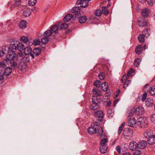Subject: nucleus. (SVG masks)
I'll list each match as a JSON object with an SVG mask.
<instances>
[{
	"mask_svg": "<svg viewBox=\"0 0 155 155\" xmlns=\"http://www.w3.org/2000/svg\"><path fill=\"white\" fill-rule=\"evenodd\" d=\"M134 155H140L141 154V150L137 149L136 150H134Z\"/></svg>",
	"mask_w": 155,
	"mask_h": 155,
	"instance_id": "864d4df0",
	"label": "nucleus"
},
{
	"mask_svg": "<svg viewBox=\"0 0 155 155\" xmlns=\"http://www.w3.org/2000/svg\"><path fill=\"white\" fill-rule=\"evenodd\" d=\"M75 15L74 14L72 15L71 14H68L63 19V21L65 22H67L70 21L71 18H73L74 19H76Z\"/></svg>",
	"mask_w": 155,
	"mask_h": 155,
	"instance_id": "ddd939ff",
	"label": "nucleus"
},
{
	"mask_svg": "<svg viewBox=\"0 0 155 155\" xmlns=\"http://www.w3.org/2000/svg\"><path fill=\"white\" fill-rule=\"evenodd\" d=\"M4 74L3 72H0V80H2L4 78Z\"/></svg>",
	"mask_w": 155,
	"mask_h": 155,
	"instance_id": "338daca9",
	"label": "nucleus"
},
{
	"mask_svg": "<svg viewBox=\"0 0 155 155\" xmlns=\"http://www.w3.org/2000/svg\"><path fill=\"white\" fill-rule=\"evenodd\" d=\"M81 8L79 6H77L73 8L71 10V12L72 13H74V14H76L79 13V12L80 11Z\"/></svg>",
	"mask_w": 155,
	"mask_h": 155,
	"instance_id": "cd10ccee",
	"label": "nucleus"
},
{
	"mask_svg": "<svg viewBox=\"0 0 155 155\" xmlns=\"http://www.w3.org/2000/svg\"><path fill=\"white\" fill-rule=\"evenodd\" d=\"M155 2V0H147V2L150 5H152Z\"/></svg>",
	"mask_w": 155,
	"mask_h": 155,
	"instance_id": "0e129e2a",
	"label": "nucleus"
},
{
	"mask_svg": "<svg viewBox=\"0 0 155 155\" xmlns=\"http://www.w3.org/2000/svg\"><path fill=\"white\" fill-rule=\"evenodd\" d=\"M23 56L24 54L23 53L20 52L17 56V59L19 60H23L24 58Z\"/></svg>",
	"mask_w": 155,
	"mask_h": 155,
	"instance_id": "ea45409f",
	"label": "nucleus"
},
{
	"mask_svg": "<svg viewBox=\"0 0 155 155\" xmlns=\"http://www.w3.org/2000/svg\"><path fill=\"white\" fill-rule=\"evenodd\" d=\"M138 145L136 142L132 141L129 145V148L130 150L134 151L138 149Z\"/></svg>",
	"mask_w": 155,
	"mask_h": 155,
	"instance_id": "9d476101",
	"label": "nucleus"
},
{
	"mask_svg": "<svg viewBox=\"0 0 155 155\" xmlns=\"http://www.w3.org/2000/svg\"><path fill=\"white\" fill-rule=\"evenodd\" d=\"M8 62L5 59V61H4L2 62H0V68H3L5 67L6 62Z\"/></svg>",
	"mask_w": 155,
	"mask_h": 155,
	"instance_id": "49530a36",
	"label": "nucleus"
},
{
	"mask_svg": "<svg viewBox=\"0 0 155 155\" xmlns=\"http://www.w3.org/2000/svg\"><path fill=\"white\" fill-rule=\"evenodd\" d=\"M81 14L78 13L75 14V16L76 19L77 18H79V22L80 23H84L86 21L87 19V17L85 16H83L81 17Z\"/></svg>",
	"mask_w": 155,
	"mask_h": 155,
	"instance_id": "423d86ee",
	"label": "nucleus"
},
{
	"mask_svg": "<svg viewBox=\"0 0 155 155\" xmlns=\"http://www.w3.org/2000/svg\"><path fill=\"white\" fill-rule=\"evenodd\" d=\"M141 60L140 58H138L136 59L134 62V66L136 67H138L139 65L140 62Z\"/></svg>",
	"mask_w": 155,
	"mask_h": 155,
	"instance_id": "603ef678",
	"label": "nucleus"
},
{
	"mask_svg": "<svg viewBox=\"0 0 155 155\" xmlns=\"http://www.w3.org/2000/svg\"><path fill=\"white\" fill-rule=\"evenodd\" d=\"M148 144L150 145H153L155 143V135H152L148 138L147 140Z\"/></svg>",
	"mask_w": 155,
	"mask_h": 155,
	"instance_id": "f3484780",
	"label": "nucleus"
},
{
	"mask_svg": "<svg viewBox=\"0 0 155 155\" xmlns=\"http://www.w3.org/2000/svg\"><path fill=\"white\" fill-rule=\"evenodd\" d=\"M32 49L29 47H27L25 48L24 53L25 55H30L32 58H34V55L31 53Z\"/></svg>",
	"mask_w": 155,
	"mask_h": 155,
	"instance_id": "0eeeda50",
	"label": "nucleus"
},
{
	"mask_svg": "<svg viewBox=\"0 0 155 155\" xmlns=\"http://www.w3.org/2000/svg\"><path fill=\"white\" fill-rule=\"evenodd\" d=\"M88 2L86 0H78L76 2L78 5H80L81 6L85 8L87 6Z\"/></svg>",
	"mask_w": 155,
	"mask_h": 155,
	"instance_id": "9b49d317",
	"label": "nucleus"
},
{
	"mask_svg": "<svg viewBox=\"0 0 155 155\" xmlns=\"http://www.w3.org/2000/svg\"><path fill=\"white\" fill-rule=\"evenodd\" d=\"M143 90L145 91H149L151 95L153 96H155V86H153L150 87L148 84H146L144 87Z\"/></svg>",
	"mask_w": 155,
	"mask_h": 155,
	"instance_id": "7ed1b4c3",
	"label": "nucleus"
},
{
	"mask_svg": "<svg viewBox=\"0 0 155 155\" xmlns=\"http://www.w3.org/2000/svg\"><path fill=\"white\" fill-rule=\"evenodd\" d=\"M14 5H12L11 7V9H12V7L13 6L17 7L21 5V0H15L14 2Z\"/></svg>",
	"mask_w": 155,
	"mask_h": 155,
	"instance_id": "58836bf2",
	"label": "nucleus"
},
{
	"mask_svg": "<svg viewBox=\"0 0 155 155\" xmlns=\"http://www.w3.org/2000/svg\"><path fill=\"white\" fill-rule=\"evenodd\" d=\"M134 72V70L132 69H130L127 72V74L129 76H131L132 75V74Z\"/></svg>",
	"mask_w": 155,
	"mask_h": 155,
	"instance_id": "bf43d9fd",
	"label": "nucleus"
},
{
	"mask_svg": "<svg viewBox=\"0 0 155 155\" xmlns=\"http://www.w3.org/2000/svg\"><path fill=\"white\" fill-rule=\"evenodd\" d=\"M68 27V25L65 23H63L60 26V28L62 30H65Z\"/></svg>",
	"mask_w": 155,
	"mask_h": 155,
	"instance_id": "37998d69",
	"label": "nucleus"
},
{
	"mask_svg": "<svg viewBox=\"0 0 155 155\" xmlns=\"http://www.w3.org/2000/svg\"><path fill=\"white\" fill-rule=\"evenodd\" d=\"M102 90L103 91H107L108 88V86L107 82H104L101 84Z\"/></svg>",
	"mask_w": 155,
	"mask_h": 155,
	"instance_id": "5701e85b",
	"label": "nucleus"
},
{
	"mask_svg": "<svg viewBox=\"0 0 155 155\" xmlns=\"http://www.w3.org/2000/svg\"><path fill=\"white\" fill-rule=\"evenodd\" d=\"M116 149L119 153H120V147L119 146H118L116 147Z\"/></svg>",
	"mask_w": 155,
	"mask_h": 155,
	"instance_id": "774afa93",
	"label": "nucleus"
},
{
	"mask_svg": "<svg viewBox=\"0 0 155 155\" xmlns=\"http://www.w3.org/2000/svg\"><path fill=\"white\" fill-rule=\"evenodd\" d=\"M33 43L35 45H38L40 43V40L38 39H35L33 41Z\"/></svg>",
	"mask_w": 155,
	"mask_h": 155,
	"instance_id": "13d9d810",
	"label": "nucleus"
},
{
	"mask_svg": "<svg viewBox=\"0 0 155 155\" xmlns=\"http://www.w3.org/2000/svg\"><path fill=\"white\" fill-rule=\"evenodd\" d=\"M151 120L153 123L155 124V114L151 115Z\"/></svg>",
	"mask_w": 155,
	"mask_h": 155,
	"instance_id": "680f3d73",
	"label": "nucleus"
},
{
	"mask_svg": "<svg viewBox=\"0 0 155 155\" xmlns=\"http://www.w3.org/2000/svg\"><path fill=\"white\" fill-rule=\"evenodd\" d=\"M137 123V121L135 118H130L128 119L127 123L128 125L132 127H134Z\"/></svg>",
	"mask_w": 155,
	"mask_h": 155,
	"instance_id": "f8f14e48",
	"label": "nucleus"
},
{
	"mask_svg": "<svg viewBox=\"0 0 155 155\" xmlns=\"http://www.w3.org/2000/svg\"><path fill=\"white\" fill-rule=\"evenodd\" d=\"M17 41L12 42L10 45L9 47L5 46L2 48V51H3L5 54L6 51H10L12 52H15L17 49Z\"/></svg>",
	"mask_w": 155,
	"mask_h": 155,
	"instance_id": "f257e3e1",
	"label": "nucleus"
},
{
	"mask_svg": "<svg viewBox=\"0 0 155 155\" xmlns=\"http://www.w3.org/2000/svg\"><path fill=\"white\" fill-rule=\"evenodd\" d=\"M153 103V101L151 98H149L147 99L146 101V105L149 106H151Z\"/></svg>",
	"mask_w": 155,
	"mask_h": 155,
	"instance_id": "393cba45",
	"label": "nucleus"
},
{
	"mask_svg": "<svg viewBox=\"0 0 155 155\" xmlns=\"http://www.w3.org/2000/svg\"><path fill=\"white\" fill-rule=\"evenodd\" d=\"M101 82L99 80H96L94 82V85L97 87H100Z\"/></svg>",
	"mask_w": 155,
	"mask_h": 155,
	"instance_id": "09e8293b",
	"label": "nucleus"
},
{
	"mask_svg": "<svg viewBox=\"0 0 155 155\" xmlns=\"http://www.w3.org/2000/svg\"><path fill=\"white\" fill-rule=\"evenodd\" d=\"M12 71V69L11 68H7L5 70L4 74L5 75H8L11 73Z\"/></svg>",
	"mask_w": 155,
	"mask_h": 155,
	"instance_id": "473e14b6",
	"label": "nucleus"
},
{
	"mask_svg": "<svg viewBox=\"0 0 155 155\" xmlns=\"http://www.w3.org/2000/svg\"><path fill=\"white\" fill-rule=\"evenodd\" d=\"M8 52V54L6 56V59L7 61H8L14 59L15 55V52H12V51H7Z\"/></svg>",
	"mask_w": 155,
	"mask_h": 155,
	"instance_id": "1a4fd4ad",
	"label": "nucleus"
},
{
	"mask_svg": "<svg viewBox=\"0 0 155 155\" xmlns=\"http://www.w3.org/2000/svg\"><path fill=\"white\" fill-rule=\"evenodd\" d=\"M133 131L130 129H125L124 131V135L126 138H130L133 135Z\"/></svg>",
	"mask_w": 155,
	"mask_h": 155,
	"instance_id": "20e7f679",
	"label": "nucleus"
},
{
	"mask_svg": "<svg viewBox=\"0 0 155 155\" xmlns=\"http://www.w3.org/2000/svg\"><path fill=\"white\" fill-rule=\"evenodd\" d=\"M145 36L143 34H140L139 35L138 39L140 43H143L144 42Z\"/></svg>",
	"mask_w": 155,
	"mask_h": 155,
	"instance_id": "e433bc0d",
	"label": "nucleus"
},
{
	"mask_svg": "<svg viewBox=\"0 0 155 155\" xmlns=\"http://www.w3.org/2000/svg\"><path fill=\"white\" fill-rule=\"evenodd\" d=\"M102 9L103 11L104 12V14L106 15H107L109 13V11L107 9V8L104 6V7H102Z\"/></svg>",
	"mask_w": 155,
	"mask_h": 155,
	"instance_id": "4d7b16f0",
	"label": "nucleus"
},
{
	"mask_svg": "<svg viewBox=\"0 0 155 155\" xmlns=\"http://www.w3.org/2000/svg\"><path fill=\"white\" fill-rule=\"evenodd\" d=\"M120 92V91L119 90H117V91L114 94V97L116 98L119 95V94Z\"/></svg>",
	"mask_w": 155,
	"mask_h": 155,
	"instance_id": "69168bd1",
	"label": "nucleus"
},
{
	"mask_svg": "<svg viewBox=\"0 0 155 155\" xmlns=\"http://www.w3.org/2000/svg\"><path fill=\"white\" fill-rule=\"evenodd\" d=\"M147 93L146 92H145L142 96V101H144L146 99L147 97Z\"/></svg>",
	"mask_w": 155,
	"mask_h": 155,
	"instance_id": "e2e57ef3",
	"label": "nucleus"
},
{
	"mask_svg": "<svg viewBox=\"0 0 155 155\" xmlns=\"http://www.w3.org/2000/svg\"><path fill=\"white\" fill-rule=\"evenodd\" d=\"M103 130L102 127H99L97 132L98 135L102 136L101 135L103 134Z\"/></svg>",
	"mask_w": 155,
	"mask_h": 155,
	"instance_id": "6e6d98bb",
	"label": "nucleus"
},
{
	"mask_svg": "<svg viewBox=\"0 0 155 155\" xmlns=\"http://www.w3.org/2000/svg\"><path fill=\"white\" fill-rule=\"evenodd\" d=\"M49 41L48 38L47 37H44L41 39V42L42 44H46Z\"/></svg>",
	"mask_w": 155,
	"mask_h": 155,
	"instance_id": "c03bdc74",
	"label": "nucleus"
},
{
	"mask_svg": "<svg viewBox=\"0 0 155 155\" xmlns=\"http://www.w3.org/2000/svg\"><path fill=\"white\" fill-rule=\"evenodd\" d=\"M52 32L51 31L48 30L45 31L44 33V35L45 37H48L50 36Z\"/></svg>",
	"mask_w": 155,
	"mask_h": 155,
	"instance_id": "de8ad7c7",
	"label": "nucleus"
},
{
	"mask_svg": "<svg viewBox=\"0 0 155 155\" xmlns=\"http://www.w3.org/2000/svg\"><path fill=\"white\" fill-rule=\"evenodd\" d=\"M138 148L139 149H143L145 148L147 145L146 141L144 140H142L139 141L138 143Z\"/></svg>",
	"mask_w": 155,
	"mask_h": 155,
	"instance_id": "4468645a",
	"label": "nucleus"
},
{
	"mask_svg": "<svg viewBox=\"0 0 155 155\" xmlns=\"http://www.w3.org/2000/svg\"><path fill=\"white\" fill-rule=\"evenodd\" d=\"M144 112V110L143 107L139 106L136 109L135 113L136 115L140 116L143 115Z\"/></svg>",
	"mask_w": 155,
	"mask_h": 155,
	"instance_id": "6e6552de",
	"label": "nucleus"
},
{
	"mask_svg": "<svg viewBox=\"0 0 155 155\" xmlns=\"http://www.w3.org/2000/svg\"><path fill=\"white\" fill-rule=\"evenodd\" d=\"M99 107V105L98 104L93 103V104L91 105L90 108L94 110L97 109Z\"/></svg>",
	"mask_w": 155,
	"mask_h": 155,
	"instance_id": "c9c22d12",
	"label": "nucleus"
},
{
	"mask_svg": "<svg viewBox=\"0 0 155 155\" xmlns=\"http://www.w3.org/2000/svg\"><path fill=\"white\" fill-rule=\"evenodd\" d=\"M92 92L94 94L98 96H100L102 95V92L98 89L94 88L92 90Z\"/></svg>",
	"mask_w": 155,
	"mask_h": 155,
	"instance_id": "a211bd4d",
	"label": "nucleus"
},
{
	"mask_svg": "<svg viewBox=\"0 0 155 155\" xmlns=\"http://www.w3.org/2000/svg\"><path fill=\"white\" fill-rule=\"evenodd\" d=\"M107 149V145H101V146L100 147V152L102 153H105Z\"/></svg>",
	"mask_w": 155,
	"mask_h": 155,
	"instance_id": "c756f323",
	"label": "nucleus"
},
{
	"mask_svg": "<svg viewBox=\"0 0 155 155\" xmlns=\"http://www.w3.org/2000/svg\"><path fill=\"white\" fill-rule=\"evenodd\" d=\"M87 130L89 134H93L97 131L96 128L92 127H89Z\"/></svg>",
	"mask_w": 155,
	"mask_h": 155,
	"instance_id": "7c9ffc66",
	"label": "nucleus"
},
{
	"mask_svg": "<svg viewBox=\"0 0 155 155\" xmlns=\"http://www.w3.org/2000/svg\"><path fill=\"white\" fill-rule=\"evenodd\" d=\"M20 40L21 42L24 43H26L28 41L29 39L27 36H23L20 37Z\"/></svg>",
	"mask_w": 155,
	"mask_h": 155,
	"instance_id": "2f4dec72",
	"label": "nucleus"
},
{
	"mask_svg": "<svg viewBox=\"0 0 155 155\" xmlns=\"http://www.w3.org/2000/svg\"><path fill=\"white\" fill-rule=\"evenodd\" d=\"M31 13V10L29 8L26 7L23 9V15L25 17L29 16Z\"/></svg>",
	"mask_w": 155,
	"mask_h": 155,
	"instance_id": "2eb2a0df",
	"label": "nucleus"
},
{
	"mask_svg": "<svg viewBox=\"0 0 155 155\" xmlns=\"http://www.w3.org/2000/svg\"><path fill=\"white\" fill-rule=\"evenodd\" d=\"M143 50L142 46L140 45H137L135 49V52L137 54H140Z\"/></svg>",
	"mask_w": 155,
	"mask_h": 155,
	"instance_id": "412c9836",
	"label": "nucleus"
},
{
	"mask_svg": "<svg viewBox=\"0 0 155 155\" xmlns=\"http://www.w3.org/2000/svg\"><path fill=\"white\" fill-rule=\"evenodd\" d=\"M152 131L150 129L146 130L144 132V136L146 138H149L151 136Z\"/></svg>",
	"mask_w": 155,
	"mask_h": 155,
	"instance_id": "4be33fe9",
	"label": "nucleus"
},
{
	"mask_svg": "<svg viewBox=\"0 0 155 155\" xmlns=\"http://www.w3.org/2000/svg\"><path fill=\"white\" fill-rule=\"evenodd\" d=\"M101 101V99L98 98L97 96H94L93 97L92 101L93 103L98 104Z\"/></svg>",
	"mask_w": 155,
	"mask_h": 155,
	"instance_id": "bb28decb",
	"label": "nucleus"
},
{
	"mask_svg": "<svg viewBox=\"0 0 155 155\" xmlns=\"http://www.w3.org/2000/svg\"><path fill=\"white\" fill-rule=\"evenodd\" d=\"M9 61V64L10 66L14 69H15L18 68V63L16 60H14V59L11 60Z\"/></svg>",
	"mask_w": 155,
	"mask_h": 155,
	"instance_id": "dca6fc26",
	"label": "nucleus"
},
{
	"mask_svg": "<svg viewBox=\"0 0 155 155\" xmlns=\"http://www.w3.org/2000/svg\"><path fill=\"white\" fill-rule=\"evenodd\" d=\"M129 77V76L127 74H125L124 75L121 79V81L124 83L128 79Z\"/></svg>",
	"mask_w": 155,
	"mask_h": 155,
	"instance_id": "8fccbe9b",
	"label": "nucleus"
},
{
	"mask_svg": "<svg viewBox=\"0 0 155 155\" xmlns=\"http://www.w3.org/2000/svg\"><path fill=\"white\" fill-rule=\"evenodd\" d=\"M94 116L98 118V120L100 121L102 120L104 117L103 112L101 110L95 111L94 113Z\"/></svg>",
	"mask_w": 155,
	"mask_h": 155,
	"instance_id": "39448f33",
	"label": "nucleus"
},
{
	"mask_svg": "<svg viewBox=\"0 0 155 155\" xmlns=\"http://www.w3.org/2000/svg\"><path fill=\"white\" fill-rule=\"evenodd\" d=\"M58 26L57 25H54L51 27V30L52 32H55L57 33L58 32Z\"/></svg>",
	"mask_w": 155,
	"mask_h": 155,
	"instance_id": "4c0bfd02",
	"label": "nucleus"
},
{
	"mask_svg": "<svg viewBox=\"0 0 155 155\" xmlns=\"http://www.w3.org/2000/svg\"><path fill=\"white\" fill-rule=\"evenodd\" d=\"M125 125V122H123L120 126L118 130V134H120L123 130Z\"/></svg>",
	"mask_w": 155,
	"mask_h": 155,
	"instance_id": "a19ab883",
	"label": "nucleus"
},
{
	"mask_svg": "<svg viewBox=\"0 0 155 155\" xmlns=\"http://www.w3.org/2000/svg\"><path fill=\"white\" fill-rule=\"evenodd\" d=\"M94 15L96 16H100L102 14V12L101 10L98 9L96 10L94 12Z\"/></svg>",
	"mask_w": 155,
	"mask_h": 155,
	"instance_id": "79ce46f5",
	"label": "nucleus"
},
{
	"mask_svg": "<svg viewBox=\"0 0 155 155\" xmlns=\"http://www.w3.org/2000/svg\"><path fill=\"white\" fill-rule=\"evenodd\" d=\"M130 80L127 81L124 84L123 87L124 89H126V87L128 86L129 84H130Z\"/></svg>",
	"mask_w": 155,
	"mask_h": 155,
	"instance_id": "052dcab7",
	"label": "nucleus"
},
{
	"mask_svg": "<svg viewBox=\"0 0 155 155\" xmlns=\"http://www.w3.org/2000/svg\"><path fill=\"white\" fill-rule=\"evenodd\" d=\"M37 0H29L28 1V4L29 6H33L36 3Z\"/></svg>",
	"mask_w": 155,
	"mask_h": 155,
	"instance_id": "a18cd8bd",
	"label": "nucleus"
},
{
	"mask_svg": "<svg viewBox=\"0 0 155 155\" xmlns=\"http://www.w3.org/2000/svg\"><path fill=\"white\" fill-rule=\"evenodd\" d=\"M99 79L100 80H104L105 78V75L104 73L103 72H101L98 75Z\"/></svg>",
	"mask_w": 155,
	"mask_h": 155,
	"instance_id": "5fc2aeb1",
	"label": "nucleus"
},
{
	"mask_svg": "<svg viewBox=\"0 0 155 155\" xmlns=\"http://www.w3.org/2000/svg\"><path fill=\"white\" fill-rule=\"evenodd\" d=\"M27 22L26 21L21 20L19 22V26L20 28H24L27 26Z\"/></svg>",
	"mask_w": 155,
	"mask_h": 155,
	"instance_id": "6ab92c4d",
	"label": "nucleus"
},
{
	"mask_svg": "<svg viewBox=\"0 0 155 155\" xmlns=\"http://www.w3.org/2000/svg\"><path fill=\"white\" fill-rule=\"evenodd\" d=\"M148 28H146L144 30L143 32V34L144 36L147 37L150 34L148 31Z\"/></svg>",
	"mask_w": 155,
	"mask_h": 155,
	"instance_id": "3c124183",
	"label": "nucleus"
},
{
	"mask_svg": "<svg viewBox=\"0 0 155 155\" xmlns=\"http://www.w3.org/2000/svg\"><path fill=\"white\" fill-rule=\"evenodd\" d=\"M138 25L140 27H143L147 25V21L142 19L139 20L138 21Z\"/></svg>",
	"mask_w": 155,
	"mask_h": 155,
	"instance_id": "a878e982",
	"label": "nucleus"
},
{
	"mask_svg": "<svg viewBox=\"0 0 155 155\" xmlns=\"http://www.w3.org/2000/svg\"><path fill=\"white\" fill-rule=\"evenodd\" d=\"M100 138L101 139V145H107V143L108 142L107 138L106 137H104L103 136H101Z\"/></svg>",
	"mask_w": 155,
	"mask_h": 155,
	"instance_id": "b1692460",
	"label": "nucleus"
},
{
	"mask_svg": "<svg viewBox=\"0 0 155 155\" xmlns=\"http://www.w3.org/2000/svg\"><path fill=\"white\" fill-rule=\"evenodd\" d=\"M137 125L141 128H145L148 124V118L146 117H142L139 118L137 121Z\"/></svg>",
	"mask_w": 155,
	"mask_h": 155,
	"instance_id": "f03ea898",
	"label": "nucleus"
},
{
	"mask_svg": "<svg viewBox=\"0 0 155 155\" xmlns=\"http://www.w3.org/2000/svg\"><path fill=\"white\" fill-rule=\"evenodd\" d=\"M26 67V64L24 62H21L19 64L18 68L21 71H24Z\"/></svg>",
	"mask_w": 155,
	"mask_h": 155,
	"instance_id": "72a5a7b5",
	"label": "nucleus"
},
{
	"mask_svg": "<svg viewBox=\"0 0 155 155\" xmlns=\"http://www.w3.org/2000/svg\"><path fill=\"white\" fill-rule=\"evenodd\" d=\"M149 11L147 8H144L141 10V15L144 17H147L149 15Z\"/></svg>",
	"mask_w": 155,
	"mask_h": 155,
	"instance_id": "aec40b11",
	"label": "nucleus"
},
{
	"mask_svg": "<svg viewBox=\"0 0 155 155\" xmlns=\"http://www.w3.org/2000/svg\"><path fill=\"white\" fill-rule=\"evenodd\" d=\"M17 49L19 51H21L22 50L24 47V45L20 42L17 41Z\"/></svg>",
	"mask_w": 155,
	"mask_h": 155,
	"instance_id": "c85d7f7f",
	"label": "nucleus"
},
{
	"mask_svg": "<svg viewBox=\"0 0 155 155\" xmlns=\"http://www.w3.org/2000/svg\"><path fill=\"white\" fill-rule=\"evenodd\" d=\"M41 52L40 49L38 48H35L33 51V52L35 55L36 56L38 55Z\"/></svg>",
	"mask_w": 155,
	"mask_h": 155,
	"instance_id": "f704fd0d",
	"label": "nucleus"
}]
</instances>
